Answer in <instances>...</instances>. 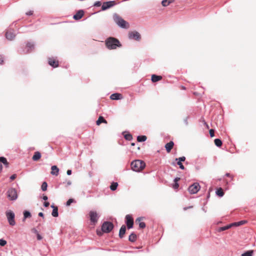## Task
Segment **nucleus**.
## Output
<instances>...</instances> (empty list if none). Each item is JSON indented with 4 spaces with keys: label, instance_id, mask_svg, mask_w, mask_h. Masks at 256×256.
Segmentation results:
<instances>
[{
    "label": "nucleus",
    "instance_id": "f257e3e1",
    "mask_svg": "<svg viewBox=\"0 0 256 256\" xmlns=\"http://www.w3.org/2000/svg\"><path fill=\"white\" fill-rule=\"evenodd\" d=\"M113 19L114 22L120 28H128L129 24L124 20L121 16L117 14H114L113 15Z\"/></svg>",
    "mask_w": 256,
    "mask_h": 256
},
{
    "label": "nucleus",
    "instance_id": "f03ea898",
    "mask_svg": "<svg viewBox=\"0 0 256 256\" xmlns=\"http://www.w3.org/2000/svg\"><path fill=\"white\" fill-rule=\"evenodd\" d=\"M106 44L107 48L110 50L116 48L117 47H120L121 44L119 40L114 38L110 37L106 40Z\"/></svg>",
    "mask_w": 256,
    "mask_h": 256
},
{
    "label": "nucleus",
    "instance_id": "7ed1b4c3",
    "mask_svg": "<svg viewBox=\"0 0 256 256\" xmlns=\"http://www.w3.org/2000/svg\"><path fill=\"white\" fill-rule=\"evenodd\" d=\"M145 166V163L141 160H135L132 162V169L135 172H140Z\"/></svg>",
    "mask_w": 256,
    "mask_h": 256
},
{
    "label": "nucleus",
    "instance_id": "20e7f679",
    "mask_svg": "<svg viewBox=\"0 0 256 256\" xmlns=\"http://www.w3.org/2000/svg\"><path fill=\"white\" fill-rule=\"evenodd\" d=\"M6 214L10 225L12 226H14L16 224V222L14 220L15 215L14 212L12 211L9 210L6 212Z\"/></svg>",
    "mask_w": 256,
    "mask_h": 256
},
{
    "label": "nucleus",
    "instance_id": "39448f33",
    "mask_svg": "<svg viewBox=\"0 0 256 256\" xmlns=\"http://www.w3.org/2000/svg\"><path fill=\"white\" fill-rule=\"evenodd\" d=\"M113 228L114 225L112 222H105L102 226V230L104 232L108 233L113 229Z\"/></svg>",
    "mask_w": 256,
    "mask_h": 256
},
{
    "label": "nucleus",
    "instance_id": "423d86ee",
    "mask_svg": "<svg viewBox=\"0 0 256 256\" xmlns=\"http://www.w3.org/2000/svg\"><path fill=\"white\" fill-rule=\"evenodd\" d=\"M7 196L11 200H14L18 198L17 192L15 188H10L7 192Z\"/></svg>",
    "mask_w": 256,
    "mask_h": 256
},
{
    "label": "nucleus",
    "instance_id": "0eeeda50",
    "mask_svg": "<svg viewBox=\"0 0 256 256\" xmlns=\"http://www.w3.org/2000/svg\"><path fill=\"white\" fill-rule=\"evenodd\" d=\"M200 188L199 184L195 182L189 186L188 190L190 194H194L200 190Z\"/></svg>",
    "mask_w": 256,
    "mask_h": 256
},
{
    "label": "nucleus",
    "instance_id": "6e6552de",
    "mask_svg": "<svg viewBox=\"0 0 256 256\" xmlns=\"http://www.w3.org/2000/svg\"><path fill=\"white\" fill-rule=\"evenodd\" d=\"M90 220L94 224L97 222L98 216V214L95 211H90L89 213Z\"/></svg>",
    "mask_w": 256,
    "mask_h": 256
},
{
    "label": "nucleus",
    "instance_id": "1a4fd4ad",
    "mask_svg": "<svg viewBox=\"0 0 256 256\" xmlns=\"http://www.w3.org/2000/svg\"><path fill=\"white\" fill-rule=\"evenodd\" d=\"M116 4V3L115 2V1H108L104 2L102 5V10H106Z\"/></svg>",
    "mask_w": 256,
    "mask_h": 256
},
{
    "label": "nucleus",
    "instance_id": "9d476101",
    "mask_svg": "<svg viewBox=\"0 0 256 256\" xmlns=\"http://www.w3.org/2000/svg\"><path fill=\"white\" fill-rule=\"evenodd\" d=\"M128 38L130 39L140 40V35L138 32H129Z\"/></svg>",
    "mask_w": 256,
    "mask_h": 256
},
{
    "label": "nucleus",
    "instance_id": "9b49d317",
    "mask_svg": "<svg viewBox=\"0 0 256 256\" xmlns=\"http://www.w3.org/2000/svg\"><path fill=\"white\" fill-rule=\"evenodd\" d=\"M126 223L128 229L132 228L134 224V221L130 215H126Z\"/></svg>",
    "mask_w": 256,
    "mask_h": 256
},
{
    "label": "nucleus",
    "instance_id": "f8f14e48",
    "mask_svg": "<svg viewBox=\"0 0 256 256\" xmlns=\"http://www.w3.org/2000/svg\"><path fill=\"white\" fill-rule=\"evenodd\" d=\"M6 37L8 40H12L14 39L15 34L14 33L13 30H10L6 32Z\"/></svg>",
    "mask_w": 256,
    "mask_h": 256
},
{
    "label": "nucleus",
    "instance_id": "ddd939ff",
    "mask_svg": "<svg viewBox=\"0 0 256 256\" xmlns=\"http://www.w3.org/2000/svg\"><path fill=\"white\" fill-rule=\"evenodd\" d=\"M83 16L84 11L82 10H80L74 16L73 18L76 20H78L80 19Z\"/></svg>",
    "mask_w": 256,
    "mask_h": 256
},
{
    "label": "nucleus",
    "instance_id": "4468645a",
    "mask_svg": "<svg viewBox=\"0 0 256 256\" xmlns=\"http://www.w3.org/2000/svg\"><path fill=\"white\" fill-rule=\"evenodd\" d=\"M48 64L54 68H56L58 65V61L55 60L53 58H50L48 59Z\"/></svg>",
    "mask_w": 256,
    "mask_h": 256
},
{
    "label": "nucleus",
    "instance_id": "2eb2a0df",
    "mask_svg": "<svg viewBox=\"0 0 256 256\" xmlns=\"http://www.w3.org/2000/svg\"><path fill=\"white\" fill-rule=\"evenodd\" d=\"M51 174L57 176L59 173V168L56 166H52L51 168Z\"/></svg>",
    "mask_w": 256,
    "mask_h": 256
},
{
    "label": "nucleus",
    "instance_id": "dca6fc26",
    "mask_svg": "<svg viewBox=\"0 0 256 256\" xmlns=\"http://www.w3.org/2000/svg\"><path fill=\"white\" fill-rule=\"evenodd\" d=\"M110 98L112 100H118L122 98V96L120 94L115 93L112 94L110 96Z\"/></svg>",
    "mask_w": 256,
    "mask_h": 256
},
{
    "label": "nucleus",
    "instance_id": "f3484780",
    "mask_svg": "<svg viewBox=\"0 0 256 256\" xmlns=\"http://www.w3.org/2000/svg\"><path fill=\"white\" fill-rule=\"evenodd\" d=\"M174 143L172 141L170 142L165 145V148L167 152H170L174 146Z\"/></svg>",
    "mask_w": 256,
    "mask_h": 256
},
{
    "label": "nucleus",
    "instance_id": "a211bd4d",
    "mask_svg": "<svg viewBox=\"0 0 256 256\" xmlns=\"http://www.w3.org/2000/svg\"><path fill=\"white\" fill-rule=\"evenodd\" d=\"M51 208L53 209L52 213V216L54 217H58V208L54 206V204L51 206Z\"/></svg>",
    "mask_w": 256,
    "mask_h": 256
},
{
    "label": "nucleus",
    "instance_id": "6ab92c4d",
    "mask_svg": "<svg viewBox=\"0 0 256 256\" xmlns=\"http://www.w3.org/2000/svg\"><path fill=\"white\" fill-rule=\"evenodd\" d=\"M34 48V44L32 42H28L26 44V52H30Z\"/></svg>",
    "mask_w": 256,
    "mask_h": 256
},
{
    "label": "nucleus",
    "instance_id": "aec40b11",
    "mask_svg": "<svg viewBox=\"0 0 256 256\" xmlns=\"http://www.w3.org/2000/svg\"><path fill=\"white\" fill-rule=\"evenodd\" d=\"M126 230V227L124 225H123L122 226V227L120 228V232H119V236L120 238H122L124 234H125Z\"/></svg>",
    "mask_w": 256,
    "mask_h": 256
},
{
    "label": "nucleus",
    "instance_id": "412c9836",
    "mask_svg": "<svg viewBox=\"0 0 256 256\" xmlns=\"http://www.w3.org/2000/svg\"><path fill=\"white\" fill-rule=\"evenodd\" d=\"M41 158V154L38 152H34L32 158L34 161H36L38 160Z\"/></svg>",
    "mask_w": 256,
    "mask_h": 256
},
{
    "label": "nucleus",
    "instance_id": "4be33fe9",
    "mask_svg": "<svg viewBox=\"0 0 256 256\" xmlns=\"http://www.w3.org/2000/svg\"><path fill=\"white\" fill-rule=\"evenodd\" d=\"M174 0H162V4L163 6H167L170 4L172 3Z\"/></svg>",
    "mask_w": 256,
    "mask_h": 256
},
{
    "label": "nucleus",
    "instance_id": "5701e85b",
    "mask_svg": "<svg viewBox=\"0 0 256 256\" xmlns=\"http://www.w3.org/2000/svg\"><path fill=\"white\" fill-rule=\"evenodd\" d=\"M162 78V77L160 76H156L155 74H153L152 76V82H156L158 80H160Z\"/></svg>",
    "mask_w": 256,
    "mask_h": 256
},
{
    "label": "nucleus",
    "instance_id": "b1692460",
    "mask_svg": "<svg viewBox=\"0 0 256 256\" xmlns=\"http://www.w3.org/2000/svg\"><path fill=\"white\" fill-rule=\"evenodd\" d=\"M246 222V220H241L238 222H235L232 224V226H238L242 225H243L245 224Z\"/></svg>",
    "mask_w": 256,
    "mask_h": 256
},
{
    "label": "nucleus",
    "instance_id": "393cba45",
    "mask_svg": "<svg viewBox=\"0 0 256 256\" xmlns=\"http://www.w3.org/2000/svg\"><path fill=\"white\" fill-rule=\"evenodd\" d=\"M102 122L106 124L107 122L102 116H100L96 120V123L97 125H100Z\"/></svg>",
    "mask_w": 256,
    "mask_h": 256
},
{
    "label": "nucleus",
    "instance_id": "a878e982",
    "mask_svg": "<svg viewBox=\"0 0 256 256\" xmlns=\"http://www.w3.org/2000/svg\"><path fill=\"white\" fill-rule=\"evenodd\" d=\"M0 164L2 163L6 166V167H8V163L6 160V159L4 157H0Z\"/></svg>",
    "mask_w": 256,
    "mask_h": 256
},
{
    "label": "nucleus",
    "instance_id": "bb28decb",
    "mask_svg": "<svg viewBox=\"0 0 256 256\" xmlns=\"http://www.w3.org/2000/svg\"><path fill=\"white\" fill-rule=\"evenodd\" d=\"M136 236L134 233H132L129 236V240L132 242H134L136 240Z\"/></svg>",
    "mask_w": 256,
    "mask_h": 256
},
{
    "label": "nucleus",
    "instance_id": "cd10ccee",
    "mask_svg": "<svg viewBox=\"0 0 256 256\" xmlns=\"http://www.w3.org/2000/svg\"><path fill=\"white\" fill-rule=\"evenodd\" d=\"M137 140L138 142H143L146 140V136H139L137 137Z\"/></svg>",
    "mask_w": 256,
    "mask_h": 256
},
{
    "label": "nucleus",
    "instance_id": "c85d7f7f",
    "mask_svg": "<svg viewBox=\"0 0 256 256\" xmlns=\"http://www.w3.org/2000/svg\"><path fill=\"white\" fill-rule=\"evenodd\" d=\"M216 195H218V196H220V197H222L224 195V192H223V190L222 188H218L216 191Z\"/></svg>",
    "mask_w": 256,
    "mask_h": 256
},
{
    "label": "nucleus",
    "instance_id": "c756f323",
    "mask_svg": "<svg viewBox=\"0 0 256 256\" xmlns=\"http://www.w3.org/2000/svg\"><path fill=\"white\" fill-rule=\"evenodd\" d=\"M118 186V184L117 182H113L110 186V188L112 190L114 191L116 189Z\"/></svg>",
    "mask_w": 256,
    "mask_h": 256
},
{
    "label": "nucleus",
    "instance_id": "7c9ffc66",
    "mask_svg": "<svg viewBox=\"0 0 256 256\" xmlns=\"http://www.w3.org/2000/svg\"><path fill=\"white\" fill-rule=\"evenodd\" d=\"M214 144L218 147H220L222 145V142L220 139L216 138L214 140Z\"/></svg>",
    "mask_w": 256,
    "mask_h": 256
},
{
    "label": "nucleus",
    "instance_id": "2f4dec72",
    "mask_svg": "<svg viewBox=\"0 0 256 256\" xmlns=\"http://www.w3.org/2000/svg\"><path fill=\"white\" fill-rule=\"evenodd\" d=\"M232 227V224L225 226L221 227L219 229L220 232L226 230Z\"/></svg>",
    "mask_w": 256,
    "mask_h": 256
},
{
    "label": "nucleus",
    "instance_id": "473e14b6",
    "mask_svg": "<svg viewBox=\"0 0 256 256\" xmlns=\"http://www.w3.org/2000/svg\"><path fill=\"white\" fill-rule=\"evenodd\" d=\"M253 253L252 250H248L244 252L242 254V256H252Z\"/></svg>",
    "mask_w": 256,
    "mask_h": 256
},
{
    "label": "nucleus",
    "instance_id": "72a5a7b5",
    "mask_svg": "<svg viewBox=\"0 0 256 256\" xmlns=\"http://www.w3.org/2000/svg\"><path fill=\"white\" fill-rule=\"evenodd\" d=\"M24 219H26L28 218H29L31 216V214L30 212L26 210L24 212Z\"/></svg>",
    "mask_w": 256,
    "mask_h": 256
},
{
    "label": "nucleus",
    "instance_id": "f704fd0d",
    "mask_svg": "<svg viewBox=\"0 0 256 256\" xmlns=\"http://www.w3.org/2000/svg\"><path fill=\"white\" fill-rule=\"evenodd\" d=\"M48 184L46 182H44L41 186V188L42 191H46L47 190Z\"/></svg>",
    "mask_w": 256,
    "mask_h": 256
},
{
    "label": "nucleus",
    "instance_id": "c9c22d12",
    "mask_svg": "<svg viewBox=\"0 0 256 256\" xmlns=\"http://www.w3.org/2000/svg\"><path fill=\"white\" fill-rule=\"evenodd\" d=\"M124 136V138L128 140H130L132 138V136L130 134H125Z\"/></svg>",
    "mask_w": 256,
    "mask_h": 256
},
{
    "label": "nucleus",
    "instance_id": "e433bc0d",
    "mask_svg": "<svg viewBox=\"0 0 256 256\" xmlns=\"http://www.w3.org/2000/svg\"><path fill=\"white\" fill-rule=\"evenodd\" d=\"M6 244V241L0 239V246H4Z\"/></svg>",
    "mask_w": 256,
    "mask_h": 256
},
{
    "label": "nucleus",
    "instance_id": "4c0bfd02",
    "mask_svg": "<svg viewBox=\"0 0 256 256\" xmlns=\"http://www.w3.org/2000/svg\"><path fill=\"white\" fill-rule=\"evenodd\" d=\"M74 202V200L72 199V198H70L69 199L67 202H66V206H70V204L73 202Z\"/></svg>",
    "mask_w": 256,
    "mask_h": 256
},
{
    "label": "nucleus",
    "instance_id": "58836bf2",
    "mask_svg": "<svg viewBox=\"0 0 256 256\" xmlns=\"http://www.w3.org/2000/svg\"><path fill=\"white\" fill-rule=\"evenodd\" d=\"M185 160H186V158L184 156H182L179 158H176V160H178V162H182L184 161Z\"/></svg>",
    "mask_w": 256,
    "mask_h": 256
},
{
    "label": "nucleus",
    "instance_id": "ea45409f",
    "mask_svg": "<svg viewBox=\"0 0 256 256\" xmlns=\"http://www.w3.org/2000/svg\"><path fill=\"white\" fill-rule=\"evenodd\" d=\"M139 226L140 228H144L146 227V224L144 222H140L139 224Z\"/></svg>",
    "mask_w": 256,
    "mask_h": 256
},
{
    "label": "nucleus",
    "instance_id": "a19ab883",
    "mask_svg": "<svg viewBox=\"0 0 256 256\" xmlns=\"http://www.w3.org/2000/svg\"><path fill=\"white\" fill-rule=\"evenodd\" d=\"M210 137H214V130L213 129L210 130Z\"/></svg>",
    "mask_w": 256,
    "mask_h": 256
},
{
    "label": "nucleus",
    "instance_id": "79ce46f5",
    "mask_svg": "<svg viewBox=\"0 0 256 256\" xmlns=\"http://www.w3.org/2000/svg\"><path fill=\"white\" fill-rule=\"evenodd\" d=\"M178 165L179 166H180V168L182 170H184V166H183V164H182V162H178V163H177Z\"/></svg>",
    "mask_w": 256,
    "mask_h": 256
},
{
    "label": "nucleus",
    "instance_id": "37998d69",
    "mask_svg": "<svg viewBox=\"0 0 256 256\" xmlns=\"http://www.w3.org/2000/svg\"><path fill=\"white\" fill-rule=\"evenodd\" d=\"M102 4V3L100 1H97L94 4V6H100Z\"/></svg>",
    "mask_w": 256,
    "mask_h": 256
},
{
    "label": "nucleus",
    "instance_id": "c03bdc74",
    "mask_svg": "<svg viewBox=\"0 0 256 256\" xmlns=\"http://www.w3.org/2000/svg\"><path fill=\"white\" fill-rule=\"evenodd\" d=\"M32 14H33V11H32V10H30V11H28V12H26V14L27 16H31Z\"/></svg>",
    "mask_w": 256,
    "mask_h": 256
},
{
    "label": "nucleus",
    "instance_id": "a18cd8bd",
    "mask_svg": "<svg viewBox=\"0 0 256 256\" xmlns=\"http://www.w3.org/2000/svg\"><path fill=\"white\" fill-rule=\"evenodd\" d=\"M16 178V174H14L10 176V180H14Z\"/></svg>",
    "mask_w": 256,
    "mask_h": 256
},
{
    "label": "nucleus",
    "instance_id": "49530a36",
    "mask_svg": "<svg viewBox=\"0 0 256 256\" xmlns=\"http://www.w3.org/2000/svg\"><path fill=\"white\" fill-rule=\"evenodd\" d=\"M178 186H179L177 182H175V184H174V189L178 188Z\"/></svg>",
    "mask_w": 256,
    "mask_h": 256
},
{
    "label": "nucleus",
    "instance_id": "de8ad7c7",
    "mask_svg": "<svg viewBox=\"0 0 256 256\" xmlns=\"http://www.w3.org/2000/svg\"><path fill=\"white\" fill-rule=\"evenodd\" d=\"M37 238L38 240H40L42 239V236L38 234H37Z\"/></svg>",
    "mask_w": 256,
    "mask_h": 256
},
{
    "label": "nucleus",
    "instance_id": "09e8293b",
    "mask_svg": "<svg viewBox=\"0 0 256 256\" xmlns=\"http://www.w3.org/2000/svg\"><path fill=\"white\" fill-rule=\"evenodd\" d=\"M50 205V203L48 202H44V207H48Z\"/></svg>",
    "mask_w": 256,
    "mask_h": 256
},
{
    "label": "nucleus",
    "instance_id": "8fccbe9b",
    "mask_svg": "<svg viewBox=\"0 0 256 256\" xmlns=\"http://www.w3.org/2000/svg\"><path fill=\"white\" fill-rule=\"evenodd\" d=\"M66 174L70 176L72 174V170H68L66 172Z\"/></svg>",
    "mask_w": 256,
    "mask_h": 256
},
{
    "label": "nucleus",
    "instance_id": "3c124183",
    "mask_svg": "<svg viewBox=\"0 0 256 256\" xmlns=\"http://www.w3.org/2000/svg\"><path fill=\"white\" fill-rule=\"evenodd\" d=\"M66 186H70L72 184V182L70 180L66 181Z\"/></svg>",
    "mask_w": 256,
    "mask_h": 256
},
{
    "label": "nucleus",
    "instance_id": "603ef678",
    "mask_svg": "<svg viewBox=\"0 0 256 256\" xmlns=\"http://www.w3.org/2000/svg\"><path fill=\"white\" fill-rule=\"evenodd\" d=\"M3 62V58L2 56H0V64H2Z\"/></svg>",
    "mask_w": 256,
    "mask_h": 256
},
{
    "label": "nucleus",
    "instance_id": "864d4df0",
    "mask_svg": "<svg viewBox=\"0 0 256 256\" xmlns=\"http://www.w3.org/2000/svg\"><path fill=\"white\" fill-rule=\"evenodd\" d=\"M42 199L44 200H46L48 199V198L47 196H44L43 197H42Z\"/></svg>",
    "mask_w": 256,
    "mask_h": 256
},
{
    "label": "nucleus",
    "instance_id": "5fc2aeb1",
    "mask_svg": "<svg viewBox=\"0 0 256 256\" xmlns=\"http://www.w3.org/2000/svg\"><path fill=\"white\" fill-rule=\"evenodd\" d=\"M38 216L44 217V214L42 212H40L38 213Z\"/></svg>",
    "mask_w": 256,
    "mask_h": 256
},
{
    "label": "nucleus",
    "instance_id": "6e6d98bb",
    "mask_svg": "<svg viewBox=\"0 0 256 256\" xmlns=\"http://www.w3.org/2000/svg\"><path fill=\"white\" fill-rule=\"evenodd\" d=\"M192 208V206H189V207H186V208H184V210H188V208Z\"/></svg>",
    "mask_w": 256,
    "mask_h": 256
},
{
    "label": "nucleus",
    "instance_id": "4d7b16f0",
    "mask_svg": "<svg viewBox=\"0 0 256 256\" xmlns=\"http://www.w3.org/2000/svg\"><path fill=\"white\" fill-rule=\"evenodd\" d=\"M180 180V178H174V182H177Z\"/></svg>",
    "mask_w": 256,
    "mask_h": 256
},
{
    "label": "nucleus",
    "instance_id": "13d9d810",
    "mask_svg": "<svg viewBox=\"0 0 256 256\" xmlns=\"http://www.w3.org/2000/svg\"><path fill=\"white\" fill-rule=\"evenodd\" d=\"M142 219V218H140H140H138L136 219V221H138H138L140 222Z\"/></svg>",
    "mask_w": 256,
    "mask_h": 256
},
{
    "label": "nucleus",
    "instance_id": "bf43d9fd",
    "mask_svg": "<svg viewBox=\"0 0 256 256\" xmlns=\"http://www.w3.org/2000/svg\"><path fill=\"white\" fill-rule=\"evenodd\" d=\"M226 176H230V174L229 173H226Z\"/></svg>",
    "mask_w": 256,
    "mask_h": 256
},
{
    "label": "nucleus",
    "instance_id": "052dcab7",
    "mask_svg": "<svg viewBox=\"0 0 256 256\" xmlns=\"http://www.w3.org/2000/svg\"><path fill=\"white\" fill-rule=\"evenodd\" d=\"M34 230V231L35 232H36V234L38 233V231L36 230Z\"/></svg>",
    "mask_w": 256,
    "mask_h": 256
},
{
    "label": "nucleus",
    "instance_id": "680f3d73",
    "mask_svg": "<svg viewBox=\"0 0 256 256\" xmlns=\"http://www.w3.org/2000/svg\"><path fill=\"white\" fill-rule=\"evenodd\" d=\"M132 146H134V143H132Z\"/></svg>",
    "mask_w": 256,
    "mask_h": 256
}]
</instances>
